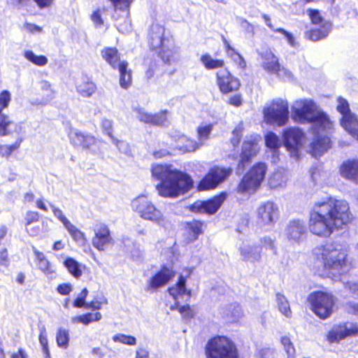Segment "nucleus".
Segmentation results:
<instances>
[{
    "label": "nucleus",
    "instance_id": "nucleus-1",
    "mask_svg": "<svg viewBox=\"0 0 358 358\" xmlns=\"http://www.w3.org/2000/svg\"><path fill=\"white\" fill-rule=\"evenodd\" d=\"M352 219L346 201L326 197L314 203L309 215L308 228L313 234L326 238L335 230L342 229Z\"/></svg>",
    "mask_w": 358,
    "mask_h": 358
},
{
    "label": "nucleus",
    "instance_id": "nucleus-2",
    "mask_svg": "<svg viewBox=\"0 0 358 358\" xmlns=\"http://www.w3.org/2000/svg\"><path fill=\"white\" fill-rule=\"evenodd\" d=\"M292 119L299 124L313 123L315 138L310 147L313 156L317 157L324 153L331 146L330 139L326 134L332 127L328 115L310 99L296 100L292 106Z\"/></svg>",
    "mask_w": 358,
    "mask_h": 358
},
{
    "label": "nucleus",
    "instance_id": "nucleus-3",
    "mask_svg": "<svg viewBox=\"0 0 358 358\" xmlns=\"http://www.w3.org/2000/svg\"><path fill=\"white\" fill-rule=\"evenodd\" d=\"M313 269L323 278H336L348 265V248L338 241L318 245L313 250Z\"/></svg>",
    "mask_w": 358,
    "mask_h": 358
},
{
    "label": "nucleus",
    "instance_id": "nucleus-4",
    "mask_svg": "<svg viewBox=\"0 0 358 358\" xmlns=\"http://www.w3.org/2000/svg\"><path fill=\"white\" fill-rule=\"evenodd\" d=\"M152 177L159 181L156 187L160 196L176 198L189 191L192 179L186 173L170 164H154L151 167Z\"/></svg>",
    "mask_w": 358,
    "mask_h": 358
},
{
    "label": "nucleus",
    "instance_id": "nucleus-5",
    "mask_svg": "<svg viewBox=\"0 0 358 358\" xmlns=\"http://www.w3.org/2000/svg\"><path fill=\"white\" fill-rule=\"evenodd\" d=\"M148 40L151 48L158 50V55L165 64L178 62V52L173 38L166 34L164 26L153 23L150 29Z\"/></svg>",
    "mask_w": 358,
    "mask_h": 358
},
{
    "label": "nucleus",
    "instance_id": "nucleus-6",
    "mask_svg": "<svg viewBox=\"0 0 358 358\" xmlns=\"http://www.w3.org/2000/svg\"><path fill=\"white\" fill-rule=\"evenodd\" d=\"M131 208L134 213L145 220L150 221L164 229L171 226L170 220L144 194L134 198L131 202Z\"/></svg>",
    "mask_w": 358,
    "mask_h": 358
},
{
    "label": "nucleus",
    "instance_id": "nucleus-7",
    "mask_svg": "<svg viewBox=\"0 0 358 358\" xmlns=\"http://www.w3.org/2000/svg\"><path fill=\"white\" fill-rule=\"evenodd\" d=\"M206 356V358H238V352L230 338L217 336L208 341Z\"/></svg>",
    "mask_w": 358,
    "mask_h": 358
},
{
    "label": "nucleus",
    "instance_id": "nucleus-8",
    "mask_svg": "<svg viewBox=\"0 0 358 358\" xmlns=\"http://www.w3.org/2000/svg\"><path fill=\"white\" fill-rule=\"evenodd\" d=\"M10 101V93L5 90L0 94V136H11L15 138L23 137L25 129L22 122H15L2 110L6 108Z\"/></svg>",
    "mask_w": 358,
    "mask_h": 358
},
{
    "label": "nucleus",
    "instance_id": "nucleus-9",
    "mask_svg": "<svg viewBox=\"0 0 358 358\" xmlns=\"http://www.w3.org/2000/svg\"><path fill=\"white\" fill-rule=\"evenodd\" d=\"M267 166L263 162H259L243 176L237 187V192L252 194L260 187L265 178Z\"/></svg>",
    "mask_w": 358,
    "mask_h": 358
},
{
    "label": "nucleus",
    "instance_id": "nucleus-10",
    "mask_svg": "<svg viewBox=\"0 0 358 358\" xmlns=\"http://www.w3.org/2000/svg\"><path fill=\"white\" fill-rule=\"evenodd\" d=\"M336 300V299L332 293L325 291L313 292L308 297L311 310L322 320H325L331 315Z\"/></svg>",
    "mask_w": 358,
    "mask_h": 358
},
{
    "label": "nucleus",
    "instance_id": "nucleus-11",
    "mask_svg": "<svg viewBox=\"0 0 358 358\" xmlns=\"http://www.w3.org/2000/svg\"><path fill=\"white\" fill-rule=\"evenodd\" d=\"M280 210L277 203L271 201L261 203L256 209L258 226L264 231H271L278 221Z\"/></svg>",
    "mask_w": 358,
    "mask_h": 358
},
{
    "label": "nucleus",
    "instance_id": "nucleus-12",
    "mask_svg": "<svg viewBox=\"0 0 358 358\" xmlns=\"http://www.w3.org/2000/svg\"><path fill=\"white\" fill-rule=\"evenodd\" d=\"M288 103L287 101L278 99L273 101L263 111L264 120L270 124L281 127L289 120Z\"/></svg>",
    "mask_w": 358,
    "mask_h": 358
},
{
    "label": "nucleus",
    "instance_id": "nucleus-13",
    "mask_svg": "<svg viewBox=\"0 0 358 358\" xmlns=\"http://www.w3.org/2000/svg\"><path fill=\"white\" fill-rule=\"evenodd\" d=\"M232 173L231 168L214 166L200 181L198 185L199 191L215 189L217 185L226 180Z\"/></svg>",
    "mask_w": 358,
    "mask_h": 358
},
{
    "label": "nucleus",
    "instance_id": "nucleus-14",
    "mask_svg": "<svg viewBox=\"0 0 358 358\" xmlns=\"http://www.w3.org/2000/svg\"><path fill=\"white\" fill-rule=\"evenodd\" d=\"M303 137V133L298 127H289L285 129L282 134L284 146L291 156L296 159L299 158V150L302 145Z\"/></svg>",
    "mask_w": 358,
    "mask_h": 358
},
{
    "label": "nucleus",
    "instance_id": "nucleus-15",
    "mask_svg": "<svg viewBox=\"0 0 358 358\" xmlns=\"http://www.w3.org/2000/svg\"><path fill=\"white\" fill-rule=\"evenodd\" d=\"M260 55L263 60L262 66L266 71L275 74L283 79H289L292 77V73L289 71L280 66L278 58L271 50L267 49Z\"/></svg>",
    "mask_w": 358,
    "mask_h": 358
},
{
    "label": "nucleus",
    "instance_id": "nucleus-16",
    "mask_svg": "<svg viewBox=\"0 0 358 358\" xmlns=\"http://www.w3.org/2000/svg\"><path fill=\"white\" fill-rule=\"evenodd\" d=\"M227 198L223 192L207 201H196L189 207L191 211L199 213L214 214L220 208Z\"/></svg>",
    "mask_w": 358,
    "mask_h": 358
},
{
    "label": "nucleus",
    "instance_id": "nucleus-17",
    "mask_svg": "<svg viewBox=\"0 0 358 358\" xmlns=\"http://www.w3.org/2000/svg\"><path fill=\"white\" fill-rule=\"evenodd\" d=\"M94 234L92 243L99 251H104L109 245L113 244V238L106 224L103 223L96 224L94 227Z\"/></svg>",
    "mask_w": 358,
    "mask_h": 358
},
{
    "label": "nucleus",
    "instance_id": "nucleus-18",
    "mask_svg": "<svg viewBox=\"0 0 358 358\" xmlns=\"http://www.w3.org/2000/svg\"><path fill=\"white\" fill-rule=\"evenodd\" d=\"M358 335V324L347 322L334 326L327 335L330 343L338 342L348 336Z\"/></svg>",
    "mask_w": 358,
    "mask_h": 358
},
{
    "label": "nucleus",
    "instance_id": "nucleus-19",
    "mask_svg": "<svg viewBox=\"0 0 358 358\" xmlns=\"http://www.w3.org/2000/svg\"><path fill=\"white\" fill-rule=\"evenodd\" d=\"M133 111L135 113L136 117L145 123L164 126L168 122V111L166 110H162L156 114L148 113L142 108H134Z\"/></svg>",
    "mask_w": 358,
    "mask_h": 358
},
{
    "label": "nucleus",
    "instance_id": "nucleus-20",
    "mask_svg": "<svg viewBox=\"0 0 358 358\" xmlns=\"http://www.w3.org/2000/svg\"><path fill=\"white\" fill-rule=\"evenodd\" d=\"M217 84L221 92L227 94L239 88V80L232 76L227 69H221L217 73Z\"/></svg>",
    "mask_w": 358,
    "mask_h": 358
},
{
    "label": "nucleus",
    "instance_id": "nucleus-21",
    "mask_svg": "<svg viewBox=\"0 0 358 358\" xmlns=\"http://www.w3.org/2000/svg\"><path fill=\"white\" fill-rule=\"evenodd\" d=\"M238 250L240 258L243 262L255 263L261 260V250L255 243L244 241L239 245Z\"/></svg>",
    "mask_w": 358,
    "mask_h": 358
},
{
    "label": "nucleus",
    "instance_id": "nucleus-22",
    "mask_svg": "<svg viewBox=\"0 0 358 358\" xmlns=\"http://www.w3.org/2000/svg\"><path fill=\"white\" fill-rule=\"evenodd\" d=\"M172 138L174 141L173 149L182 154L195 152L201 148V143L180 133L175 134Z\"/></svg>",
    "mask_w": 358,
    "mask_h": 358
},
{
    "label": "nucleus",
    "instance_id": "nucleus-23",
    "mask_svg": "<svg viewBox=\"0 0 358 358\" xmlns=\"http://www.w3.org/2000/svg\"><path fill=\"white\" fill-rule=\"evenodd\" d=\"M185 282V278L180 275L176 285L169 289L170 295L176 301L174 305L170 306V310L178 308L180 300L187 301L190 298L191 292L186 289Z\"/></svg>",
    "mask_w": 358,
    "mask_h": 358
},
{
    "label": "nucleus",
    "instance_id": "nucleus-24",
    "mask_svg": "<svg viewBox=\"0 0 358 358\" xmlns=\"http://www.w3.org/2000/svg\"><path fill=\"white\" fill-rule=\"evenodd\" d=\"M306 234V225L303 220H293L288 223L285 234L289 241L299 243Z\"/></svg>",
    "mask_w": 358,
    "mask_h": 358
},
{
    "label": "nucleus",
    "instance_id": "nucleus-25",
    "mask_svg": "<svg viewBox=\"0 0 358 358\" xmlns=\"http://www.w3.org/2000/svg\"><path fill=\"white\" fill-rule=\"evenodd\" d=\"M175 273L171 268L163 266L148 282L147 290L157 289L169 282L174 276Z\"/></svg>",
    "mask_w": 358,
    "mask_h": 358
},
{
    "label": "nucleus",
    "instance_id": "nucleus-26",
    "mask_svg": "<svg viewBox=\"0 0 358 358\" xmlns=\"http://www.w3.org/2000/svg\"><path fill=\"white\" fill-rule=\"evenodd\" d=\"M258 138L251 137L250 138L245 140L242 147V152L241 155V159L238 166H242L244 169L245 164L248 163L250 159L255 157L259 151Z\"/></svg>",
    "mask_w": 358,
    "mask_h": 358
},
{
    "label": "nucleus",
    "instance_id": "nucleus-27",
    "mask_svg": "<svg viewBox=\"0 0 358 358\" xmlns=\"http://www.w3.org/2000/svg\"><path fill=\"white\" fill-rule=\"evenodd\" d=\"M342 177L358 183V160H347L340 167Z\"/></svg>",
    "mask_w": 358,
    "mask_h": 358
},
{
    "label": "nucleus",
    "instance_id": "nucleus-28",
    "mask_svg": "<svg viewBox=\"0 0 358 358\" xmlns=\"http://www.w3.org/2000/svg\"><path fill=\"white\" fill-rule=\"evenodd\" d=\"M33 252L36 257V262L38 268L47 276H50L55 273V268L52 264L47 259L45 255L36 250V248H33Z\"/></svg>",
    "mask_w": 358,
    "mask_h": 358
},
{
    "label": "nucleus",
    "instance_id": "nucleus-29",
    "mask_svg": "<svg viewBox=\"0 0 358 358\" xmlns=\"http://www.w3.org/2000/svg\"><path fill=\"white\" fill-rule=\"evenodd\" d=\"M341 125L352 137L358 141V120L352 113L344 115L341 119Z\"/></svg>",
    "mask_w": 358,
    "mask_h": 358
},
{
    "label": "nucleus",
    "instance_id": "nucleus-30",
    "mask_svg": "<svg viewBox=\"0 0 358 358\" xmlns=\"http://www.w3.org/2000/svg\"><path fill=\"white\" fill-rule=\"evenodd\" d=\"M331 29L330 22H323L322 26H316L311 29L308 33V38L313 41H317L326 38Z\"/></svg>",
    "mask_w": 358,
    "mask_h": 358
},
{
    "label": "nucleus",
    "instance_id": "nucleus-31",
    "mask_svg": "<svg viewBox=\"0 0 358 358\" xmlns=\"http://www.w3.org/2000/svg\"><path fill=\"white\" fill-rule=\"evenodd\" d=\"M223 317L230 322H238L243 317V310L239 304L227 305L222 312Z\"/></svg>",
    "mask_w": 358,
    "mask_h": 358
},
{
    "label": "nucleus",
    "instance_id": "nucleus-32",
    "mask_svg": "<svg viewBox=\"0 0 358 358\" xmlns=\"http://www.w3.org/2000/svg\"><path fill=\"white\" fill-rule=\"evenodd\" d=\"M63 264L68 272L75 278L78 279L82 276L83 268H85V266H83L75 259L68 257L64 259Z\"/></svg>",
    "mask_w": 358,
    "mask_h": 358
},
{
    "label": "nucleus",
    "instance_id": "nucleus-33",
    "mask_svg": "<svg viewBox=\"0 0 358 358\" xmlns=\"http://www.w3.org/2000/svg\"><path fill=\"white\" fill-rule=\"evenodd\" d=\"M77 92L83 97H90L96 91V85L87 78H83L76 85Z\"/></svg>",
    "mask_w": 358,
    "mask_h": 358
},
{
    "label": "nucleus",
    "instance_id": "nucleus-34",
    "mask_svg": "<svg viewBox=\"0 0 358 358\" xmlns=\"http://www.w3.org/2000/svg\"><path fill=\"white\" fill-rule=\"evenodd\" d=\"M40 94L43 96L40 103L47 104L55 97V90L51 84L47 80H41L38 83Z\"/></svg>",
    "mask_w": 358,
    "mask_h": 358
},
{
    "label": "nucleus",
    "instance_id": "nucleus-35",
    "mask_svg": "<svg viewBox=\"0 0 358 358\" xmlns=\"http://www.w3.org/2000/svg\"><path fill=\"white\" fill-rule=\"evenodd\" d=\"M103 58L113 68L117 69L118 64L125 62H121L117 50L113 48H106L101 51Z\"/></svg>",
    "mask_w": 358,
    "mask_h": 358
},
{
    "label": "nucleus",
    "instance_id": "nucleus-36",
    "mask_svg": "<svg viewBox=\"0 0 358 358\" xmlns=\"http://www.w3.org/2000/svg\"><path fill=\"white\" fill-rule=\"evenodd\" d=\"M127 62H122L118 64V71L120 72V85L121 87L127 89L131 84V72L127 70Z\"/></svg>",
    "mask_w": 358,
    "mask_h": 358
},
{
    "label": "nucleus",
    "instance_id": "nucleus-37",
    "mask_svg": "<svg viewBox=\"0 0 358 358\" xmlns=\"http://www.w3.org/2000/svg\"><path fill=\"white\" fill-rule=\"evenodd\" d=\"M185 230L188 234V241L192 242L198 238L202 233V223L199 221L193 220L186 224Z\"/></svg>",
    "mask_w": 358,
    "mask_h": 358
},
{
    "label": "nucleus",
    "instance_id": "nucleus-38",
    "mask_svg": "<svg viewBox=\"0 0 358 358\" xmlns=\"http://www.w3.org/2000/svg\"><path fill=\"white\" fill-rule=\"evenodd\" d=\"M287 181V176L285 173L277 170L273 173L268 179V185L271 188H278L285 185Z\"/></svg>",
    "mask_w": 358,
    "mask_h": 358
},
{
    "label": "nucleus",
    "instance_id": "nucleus-39",
    "mask_svg": "<svg viewBox=\"0 0 358 358\" xmlns=\"http://www.w3.org/2000/svg\"><path fill=\"white\" fill-rule=\"evenodd\" d=\"M263 18L266 22V24L272 31H273L275 32L280 33L285 36V38H286L287 43H289V45L290 46L295 48L297 45V43L296 42L295 38H294L293 35L291 33L287 31L285 29H284L282 28L275 29L274 27L273 26V24H271V20L268 15H264Z\"/></svg>",
    "mask_w": 358,
    "mask_h": 358
},
{
    "label": "nucleus",
    "instance_id": "nucleus-40",
    "mask_svg": "<svg viewBox=\"0 0 358 358\" xmlns=\"http://www.w3.org/2000/svg\"><path fill=\"white\" fill-rule=\"evenodd\" d=\"M200 61L204 66V67L208 70L222 68L224 65V62L223 60L214 59L208 54H205L202 55L200 58Z\"/></svg>",
    "mask_w": 358,
    "mask_h": 358
},
{
    "label": "nucleus",
    "instance_id": "nucleus-41",
    "mask_svg": "<svg viewBox=\"0 0 358 358\" xmlns=\"http://www.w3.org/2000/svg\"><path fill=\"white\" fill-rule=\"evenodd\" d=\"M212 124H201L196 129L197 143H201V147L205 144V142L209 139L210 133L213 130Z\"/></svg>",
    "mask_w": 358,
    "mask_h": 358
},
{
    "label": "nucleus",
    "instance_id": "nucleus-42",
    "mask_svg": "<svg viewBox=\"0 0 358 358\" xmlns=\"http://www.w3.org/2000/svg\"><path fill=\"white\" fill-rule=\"evenodd\" d=\"M66 229L68 231L72 238L80 246L86 244L87 239L85 234L78 229L75 225L71 223Z\"/></svg>",
    "mask_w": 358,
    "mask_h": 358
},
{
    "label": "nucleus",
    "instance_id": "nucleus-43",
    "mask_svg": "<svg viewBox=\"0 0 358 358\" xmlns=\"http://www.w3.org/2000/svg\"><path fill=\"white\" fill-rule=\"evenodd\" d=\"M276 302L280 312L285 317H290L292 315V310L286 297L284 295L278 293L276 294Z\"/></svg>",
    "mask_w": 358,
    "mask_h": 358
},
{
    "label": "nucleus",
    "instance_id": "nucleus-44",
    "mask_svg": "<svg viewBox=\"0 0 358 358\" xmlns=\"http://www.w3.org/2000/svg\"><path fill=\"white\" fill-rule=\"evenodd\" d=\"M70 340L69 331L68 329L59 328L56 334V341L57 345L63 349H66Z\"/></svg>",
    "mask_w": 358,
    "mask_h": 358
},
{
    "label": "nucleus",
    "instance_id": "nucleus-45",
    "mask_svg": "<svg viewBox=\"0 0 358 358\" xmlns=\"http://www.w3.org/2000/svg\"><path fill=\"white\" fill-rule=\"evenodd\" d=\"M23 55L28 61L37 66H43L48 63V59L45 56L36 55L31 50H25Z\"/></svg>",
    "mask_w": 358,
    "mask_h": 358
},
{
    "label": "nucleus",
    "instance_id": "nucleus-46",
    "mask_svg": "<svg viewBox=\"0 0 358 358\" xmlns=\"http://www.w3.org/2000/svg\"><path fill=\"white\" fill-rule=\"evenodd\" d=\"M23 141V137L16 138V141L12 145H0V157H9L13 152L18 149Z\"/></svg>",
    "mask_w": 358,
    "mask_h": 358
},
{
    "label": "nucleus",
    "instance_id": "nucleus-47",
    "mask_svg": "<svg viewBox=\"0 0 358 358\" xmlns=\"http://www.w3.org/2000/svg\"><path fill=\"white\" fill-rule=\"evenodd\" d=\"M266 145L276 152L280 146V139L278 136L273 132H268L265 136Z\"/></svg>",
    "mask_w": 358,
    "mask_h": 358
},
{
    "label": "nucleus",
    "instance_id": "nucleus-48",
    "mask_svg": "<svg viewBox=\"0 0 358 358\" xmlns=\"http://www.w3.org/2000/svg\"><path fill=\"white\" fill-rule=\"evenodd\" d=\"M280 343L284 350L287 354V358L292 357L296 355V349L290 338L287 336H283L280 338Z\"/></svg>",
    "mask_w": 358,
    "mask_h": 358
},
{
    "label": "nucleus",
    "instance_id": "nucleus-49",
    "mask_svg": "<svg viewBox=\"0 0 358 358\" xmlns=\"http://www.w3.org/2000/svg\"><path fill=\"white\" fill-rule=\"evenodd\" d=\"M84 136V134L76 129H71L69 132L71 143L76 147H81L83 145Z\"/></svg>",
    "mask_w": 358,
    "mask_h": 358
},
{
    "label": "nucleus",
    "instance_id": "nucleus-50",
    "mask_svg": "<svg viewBox=\"0 0 358 358\" xmlns=\"http://www.w3.org/2000/svg\"><path fill=\"white\" fill-rule=\"evenodd\" d=\"M115 343H120L128 345H135L136 344V338L130 335L124 334H117L112 338Z\"/></svg>",
    "mask_w": 358,
    "mask_h": 358
},
{
    "label": "nucleus",
    "instance_id": "nucleus-51",
    "mask_svg": "<svg viewBox=\"0 0 358 358\" xmlns=\"http://www.w3.org/2000/svg\"><path fill=\"white\" fill-rule=\"evenodd\" d=\"M261 248L271 250L274 254L277 252V248L274 239L268 236H265L259 241Z\"/></svg>",
    "mask_w": 358,
    "mask_h": 358
},
{
    "label": "nucleus",
    "instance_id": "nucleus-52",
    "mask_svg": "<svg viewBox=\"0 0 358 358\" xmlns=\"http://www.w3.org/2000/svg\"><path fill=\"white\" fill-rule=\"evenodd\" d=\"M50 206L54 215L63 224L64 227L66 228L71 222L65 217L60 208L53 204H50Z\"/></svg>",
    "mask_w": 358,
    "mask_h": 358
},
{
    "label": "nucleus",
    "instance_id": "nucleus-53",
    "mask_svg": "<svg viewBox=\"0 0 358 358\" xmlns=\"http://www.w3.org/2000/svg\"><path fill=\"white\" fill-rule=\"evenodd\" d=\"M307 12L310 17L312 23L315 26H322L323 22H328L321 17L317 10L308 9Z\"/></svg>",
    "mask_w": 358,
    "mask_h": 358
},
{
    "label": "nucleus",
    "instance_id": "nucleus-54",
    "mask_svg": "<svg viewBox=\"0 0 358 358\" xmlns=\"http://www.w3.org/2000/svg\"><path fill=\"white\" fill-rule=\"evenodd\" d=\"M107 299L104 296L96 297L90 303H87L85 306L87 308H92L93 310H99L101 308L103 304L107 303Z\"/></svg>",
    "mask_w": 358,
    "mask_h": 358
},
{
    "label": "nucleus",
    "instance_id": "nucleus-55",
    "mask_svg": "<svg viewBox=\"0 0 358 358\" xmlns=\"http://www.w3.org/2000/svg\"><path fill=\"white\" fill-rule=\"evenodd\" d=\"M243 130V123L238 124L232 131V138L231 139V143L236 146L241 140L242 132Z\"/></svg>",
    "mask_w": 358,
    "mask_h": 358
},
{
    "label": "nucleus",
    "instance_id": "nucleus-56",
    "mask_svg": "<svg viewBox=\"0 0 358 358\" xmlns=\"http://www.w3.org/2000/svg\"><path fill=\"white\" fill-rule=\"evenodd\" d=\"M337 102V110L340 113L342 114L343 116H344V115H347L348 113H351L349 108V103L347 100L342 97H338Z\"/></svg>",
    "mask_w": 358,
    "mask_h": 358
},
{
    "label": "nucleus",
    "instance_id": "nucleus-57",
    "mask_svg": "<svg viewBox=\"0 0 358 358\" xmlns=\"http://www.w3.org/2000/svg\"><path fill=\"white\" fill-rule=\"evenodd\" d=\"M39 343L42 346L43 352L48 354L49 357L48 341L45 329L43 328L41 330L39 335Z\"/></svg>",
    "mask_w": 358,
    "mask_h": 358
},
{
    "label": "nucleus",
    "instance_id": "nucleus-58",
    "mask_svg": "<svg viewBox=\"0 0 358 358\" xmlns=\"http://www.w3.org/2000/svg\"><path fill=\"white\" fill-rule=\"evenodd\" d=\"M113 143L116 145L117 149L122 153L129 155L131 152L129 144L123 141H118L114 137H112Z\"/></svg>",
    "mask_w": 358,
    "mask_h": 358
},
{
    "label": "nucleus",
    "instance_id": "nucleus-59",
    "mask_svg": "<svg viewBox=\"0 0 358 358\" xmlns=\"http://www.w3.org/2000/svg\"><path fill=\"white\" fill-rule=\"evenodd\" d=\"M115 9L127 10L134 0H110Z\"/></svg>",
    "mask_w": 358,
    "mask_h": 358
},
{
    "label": "nucleus",
    "instance_id": "nucleus-60",
    "mask_svg": "<svg viewBox=\"0 0 358 358\" xmlns=\"http://www.w3.org/2000/svg\"><path fill=\"white\" fill-rule=\"evenodd\" d=\"M38 219L39 214L37 212L29 210L27 212L24 217L25 225L27 227L31 223L38 221Z\"/></svg>",
    "mask_w": 358,
    "mask_h": 358
},
{
    "label": "nucleus",
    "instance_id": "nucleus-61",
    "mask_svg": "<svg viewBox=\"0 0 358 358\" xmlns=\"http://www.w3.org/2000/svg\"><path fill=\"white\" fill-rule=\"evenodd\" d=\"M101 128L103 131L108 135L111 138L113 137L112 136V131H113V122L112 120L106 118H103L101 120Z\"/></svg>",
    "mask_w": 358,
    "mask_h": 358
},
{
    "label": "nucleus",
    "instance_id": "nucleus-62",
    "mask_svg": "<svg viewBox=\"0 0 358 358\" xmlns=\"http://www.w3.org/2000/svg\"><path fill=\"white\" fill-rule=\"evenodd\" d=\"M88 291L86 288H84L78 297L74 301L73 306L76 308H81L85 306V298L87 295Z\"/></svg>",
    "mask_w": 358,
    "mask_h": 358
},
{
    "label": "nucleus",
    "instance_id": "nucleus-63",
    "mask_svg": "<svg viewBox=\"0 0 358 358\" xmlns=\"http://www.w3.org/2000/svg\"><path fill=\"white\" fill-rule=\"evenodd\" d=\"M178 308L179 313L183 318L188 320L193 317L194 313L189 305L182 306Z\"/></svg>",
    "mask_w": 358,
    "mask_h": 358
},
{
    "label": "nucleus",
    "instance_id": "nucleus-64",
    "mask_svg": "<svg viewBox=\"0 0 358 358\" xmlns=\"http://www.w3.org/2000/svg\"><path fill=\"white\" fill-rule=\"evenodd\" d=\"M92 315L91 313H87L85 315H79L77 317H74L72 318V322H80L85 324H88L89 323L92 322Z\"/></svg>",
    "mask_w": 358,
    "mask_h": 358
}]
</instances>
